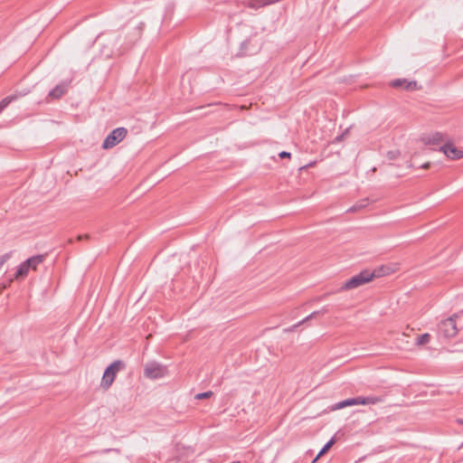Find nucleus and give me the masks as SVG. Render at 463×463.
Listing matches in <instances>:
<instances>
[{"label": "nucleus", "mask_w": 463, "mask_h": 463, "mask_svg": "<svg viewBox=\"0 0 463 463\" xmlns=\"http://www.w3.org/2000/svg\"><path fill=\"white\" fill-rule=\"evenodd\" d=\"M401 155V152L399 150H390L386 153V157L389 160H395L397 159Z\"/></svg>", "instance_id": "obj_23"}, {"label": "nucleus", "mask_w": 463, "mask_h": 463, "mask_svg": "<svg viewBox=\"0 0 463 463\" xmlns=\"http://www.w3.org/2000/svg\"><path fill=\"white\" fill-rule=\"evenodd\" d=\"M327 312H328V307H327V306H325L320 310H317V311L312 312L310 315H308L307 317H305L304 319L299 321L298 324H296V325H294V326H290L288 328H285L283 331L285 333L293 332L297 327H298L300 325L306 323L309 319L315 318L317 316L325 315Z\"/></svg>", "instance_id": "obj_10"}, {"label": "nucleus", "mask_w": 463, "mask_h": 463, "mask_svg": "<svg viewBox=\"0 0 463 463\" xmlns=\"http://www.w3.org/2000/svg\"><path fill=\"white\" fill-rule=\"evenodd\" d=\"M167 374L166 366L157 363L149 362L144 367V376L151 380L161 379Z\"/></svg>", "instance_id": "obj_5"}, {"label": "nucleus", "mask_w": 463, "mask_h": 463, "mask_svg": "<svg viewBox=\"0 0 463 463\" xmlns=\"http://www.w3.org/2000/svg\"><path fill=\"white\" fill-rule=\"evenodd\" d=\"M390 86L392 88H402L407 90H420L416 80H408L406 79H396L390 82Z\"/></svg>", "instance_id": "obj_8"}, {"label": "nucleus", "mask_w": 463, "mask_h": 463, "mask_svg": "<svg viewBox=\"0 0 463 463\" xmlns=\"http://www.w3.org/2000/svg\"><path fill=\"white\" fill-rule=\"evenodd\" d=\"M28 265L29 264H27V261L24 260L18 266L17 270L15 272V279L24 278L27 276V274L30 270V268Z\"/></svg>", "instance_id": "obj_14"}, {"label": "nucleus", "mask_w": 463, "mask_h": 463, "mask_svg": "<svg viewBox=\"0 0 463 463\" xmlns=\"http://www.w3.org/2000/svg\"><path fill=\"white\" fill-rule=\"evenodd\" d=\"M213 395V392L212 391H207V392L197 393L194 396V399H196V400H204V399L211 398Z\"/></svg>", "instance_id": "obj_21"}, {"label": "nucleus", "mask_w": 463, "mask_h": 463, "mask_svg": "<svg viewBox=\"0 0 463 463\" xmlns=\"http://www.w3.org/2000/svg\"><path fill=\"white\" fill-rule=\"evenodd\" d=\"M335 444V439L334 438H331L325 445L324 447L320 449V451L318 452V454L317 455V457L315 458V459L313 460V462L317 461V458H319L321 456H323L325 453H326L329 449Z\"/></svg>", "instance_id": "obj_17"}, {"label": "nucleus", "mask_w": 463, "mask_h": 463, "mask_svg": "<svg viewBox=\"0 0 463 463\" xmlns=\"http://www.w3.org/2000/svg\"><path fill=\"white\" fill-rule=\"evenodd\" d=\"M249 43H250V41H249V40H245V41H243V42L241 43V50L242 52H246V51H247V46H248Z\"/></svg>", "instance_id": "obj_27"}, {"label": "nucleus", "mask_w": 463, "mask_h": 463, "mask_svg": "<svg viewBox=\"0 0 463 463\" xmlns=\"http://www.w3.org/2000/svg\"><path fill=\"white\" fill-rule=\"evenodd\" d=\"M128 135V129L119 127L113 129L104 139L102 144L103 149H109L119 144Z\"/></svg>", "instance_id": "obj_4"}, {"label": "nucleus", "mask_w": 463, "mask_h": 463, "mask_svg": "<svg viewBox=\"0 0 463 463\" xmlns=\"http://www.w3.org/2000/svg\"><path fill=\"white\" fill-rule=\"evenodd\" d=\"M439 150L442 151L447 157L453 160L463 157V151L453 146L449 139L439 146Z\"/></svg>", "instance_id": "obj_6"}, {"label": "nucleus", "mask_w": 463, "mask_h": 463, "mask_svg": "<svg viewBox=\"0 0 463 463\" xmlns=\"http://www.w3.org/2000/svg\"><path fill=\"white\" fill-rule=\"evenodd\" d=\"M83 239H86V240L90 239V235H89V234H85V235H79V236L77 237V240H78V241H81V240H83Z\"/></svg>", "instance_id": "obj_28"}, {"label": "nucleus", "mask_w": 463, "mask_h": 463, "mask_svg": "<svg viewBox=\"0 0 463 463\" xmlns=\"http://www.w3.org/2000/svg\"><path fill=\"white\" fill-rule=\"evenodd\" d=\"M145 28V23L140 22L133 30L131 33H128V43L133 44L136 42H137L142 34Z\"/></svg>", "instance_id": "obj_12"}, {"label": "nucleus", "mask_w": 463, "mask_h": 463, "mask_svg": "<svg viewBox=\"0 0 463 463\" xmlns=\"http://www.w3.org/2000/svg\"><path fill=\"white\" fill-rule=\"evenodd\" d=\"M368 199H364L361 203H357L355 204H354L352 207H350L347 212H351V213H354V212H356L364 207H365L367 204H368Z\"/></svg>", "instance_id": "obj_20"}, {"label": "nucleus", "mask_w": 463, "mask_h": 463, "mask_svg": "<svg viewBox=\"0 0 463 463\" xmlns=\"http://www.w3.org/2000/svg\"><path fill=\"white\" fill-rule=\"evenodd\" d=\"M126 368V364L121 360L112 362L104 371L100 386L104 389H109L115 381L117 374L119 371Z\"/></svg>", "instance_id": "obj_2"}, {"label": "nucleus", "mask_w": 463, "mask_h": 463, "mask_svg": "<svg viewBox=\"0 0 463 463\" xmlns=\"http://www.w3.org/2000/svg\"><path fill=\"white\" fill-rule=\"evenodd\" d=\"M44 260H45L44 254H38V255H34V256L28 258L26 260V261H27V264H29L28 266H29L30 269L35 270L37 269V267L41 263L43 262Z\"/></svg>", "instance_id": "obj_13"}, {"label": "nucleus", "mask_w": 463, "mask_h": 463, "mask_svg": "<svg viewBox=\"0 0 463 463\" xmlns=\"http://www.w3.org/2000/svg\"><path fill=\"white\" fill-rule=\"evenodd\" d=\"M27 93H28V91L22 90V91H20V92H17L16 94L18 95V99H19V98H21V97L25 96Z\"/></svg>", "instance_id": "obj_29"}, {"label": "nucleus", "mask_w": 463, "mask_h": 463, "mask_svg": "<svg viewBox=\"0 0 463 463\" xmlns=\"http://www.w3.org/2000/svg\"><path fill=\"white\" fill-rule=\"evenodd\" d=\"M327 295H328V294H325V295H323V296H321V297L317 298V301H320V300L324 299Z\"/></svg>", "instance_id": "obj_32"}, {"label": "nucleus", "mask_w": 463, "mask_h": 463, "mask_svg": "<svg viewBox=\"0 0 463 463\" xmlns=\"http://www.w3.org/2000/svg\"><path fill=\"white\" fill-rule=\"evenodd\" d=\"M447 136L441 132H433L423 136L421 141L427 146H439L446 141Z\"/></svg>", "instance_id": "obj_7"}, {"label": "nucleus", "mask_w": 463, "mask_h": 463, "mask_svg": "<svg viewBox=\"0 0 463 463\" xmlns=\"http://www.w3.org/2000/svg\"><path fill=\"white\" fill-rule=\"evenodd\" d=\"M316 164V162H312V163H309L308 165H305V166H302V168H307V167H310V166H313L314 165Z\"/></svg>", "instance_id": "obj_31"}, {"label": "nucleus", "mask_w": 463, "mask_h": 463, "mask_svg": "<svg viewBox=\"0 0 463 463\" xmlns=\"http://www.w3.org/2000/svg\"><path fill=\"white\" fill-rule=\"evenodd\" d=\"M354 400L353 398H348V399H345L344 401H341L335 404H334L332 406V410L333 411H335V410H341V409H344L345 407H348V406H353L354 405Z\"/></svg>", "instance_id": "obj_15"}, {"label": "nucleus", "mask_w": 463, "mask_h": 463, "mask_svg": "<svg viewBox=\"0 0 463 463\" xmlns=\"http://www.w3.org/2000/svg\"><path fill=\"white\" fill-rule=\"evenodd\" d=\"M354 401V405H359V404H363V405H365L366 404V397H363V396H358V397H354L353 398Z\"/></svg>", "instance_id": "obj_24"}, {"label": "nucleus", "mask_w": 463, "mask_h": 463, "mask_svg": "<svg viewBox=\"0 0 463 463\" xmlns=\"http://www.w3.org/2000/svg\"><path fill=\"white\" fill-rule=\"evenodd\" d=\"M371 272H376L378 275L374 278H379L381 276H386L389 275L392 272V269L388 266H382L378 269H374L373 270H371Z\"/></svg>", "instance_id": "obj_18"}, {"label": "nucleus", "mask_w": 463, "mask_h": 463, "mask_svg": "<svg viewBox=\"0 0 463 463\" xmlns=\"http://www.w3.org/2000/svg\"><path fill=\"white\" fill-rule=\"evenodd\" d=\"M458 422H459L460 424H463V419L458 420Z\"/></svg>", "instance_id": "obj_33"}, {"label": "nucleus", "mask_w": 463, "mask_h": 463, "mask_svg": "<svg viewBox=\"0 0 463 463\" xmlns=\"http://www.w3.org/2000/svg\"><path fill=\"white\" fill-rule=\"evenodd\" d=\"M430 166V163L427 162L421 165V168L428 169Z\"/></svg>", "instance_id": "obj_30"}, {"label": "nucleus", "mask_w": 463, "mask_h": 463, "mask_svg": "<svg viewBox=\"0 0 463 463\" xmlns=\"http://www.w3.org/2000/svg\"><path fill=\"white\" fill-rule=\"evenodd\" d=\"M8 259H9V254L8 253H5L3 256H1V258H0V269L7 261Z\"/></svg>", "instance_id": "obj_25"}, {"label": "nucleus", "mask_w": 463, "mask_h": 463, "mask_svg": "<svg viewBox=\"0 0 463 463\" xmlns=\"http://www.w3.org/2000/svg\"><path fill=\"white\" fill-rule=\"evenodd\" d=\"M378 274L376 272H371L369 269H364L360 273L353 276L349 279H347L340 288V290H350L360 286H363L370 281H372L375 276Z\"/></svg>", "instance_id": "obj_1"}, {"label": "nucleus", "mask_w": 463, "mask_h": 463, "mask_svg": "<svg viewBox=\"0 0 463 463\" xmlns=\"http://www.w3.org/2000/svg\"><path fill=\"white\" fill-rule=\"evenodd\" d=\"M383 399L380 396H367L366 404H376L382 402Z\"/></svg>", "instance_id": "obj_22"}, {"label": "nucleus", "mask_w": 463, "mask_h": 463, "mask_svg": "<svg viewBox=\"0 0 463 463\" xmlns=\"http://www.w3.org/2000/svg\"><path fill=\"white\" fill-rule=\"evenodd\" d=\"M431 336L430 334L428 333H425V334H422L420 335H419L417 338H416V345H425L427 343L430 342Z\"/></svg>", "instance_id": "obj_19"}, {"label": "nucleus", "mask_w": 463, "mask_h": 463, "mask_svg": "<svg viewBox=\"0 0 463 463\" xmlns=\"http://www.w3.org/2000/svg\"><path fill=\"white\" fill-rule=\"evenodd\" d=\"M71 80L61 81L57 84L53 89H52L48 93V98L52 99H61L68 90Z\"/></svg>", "instance_id": "obj_9"}, {"label": "nucleus", "mask_w": 463, "mask_h": 463, "mask_svg": "<svg viewBox=\"0 0 463 463\" xmlns=\"http://www.w3.org/2000/svg\"><path fill=\"white\" fill-rule=\"evenodd\" d=\"M457 318L458 315L454 314L453 316L444 320H441L438 324L439 335L444 338H452L456 336L458 332V328L456 322Z\"/></svg>", "instance_id": "obj_3"}, {"label": "nucleus", "mask_w": 463, "mask_h": 463, "mask_svg": "<svg viewBox=\"0 0 463 463\" xmlns=\"http://www.w3.org/2000/svg\"><path fill=\"white\" fill-rule=\"evenodd\" d=\"M18 99V95L17 94H12L10 96H7L5 97V99H3L1 101H0V113L5 109L7 108V106L14 101Z\"/></svg>", "instance_id": "obj_16"}, {"label": "nucleus", "mask_w": 463, "mask_h": 463, "mask_svg": "<svg viewBox=\"0 0 463 463\" xmlns=\"http://www.w3.org/2000/svg\"><path fill=\"white\" fill-rule=\"evenodd\" d=\"M145 28V23L140 22L133 30L131 33H128V43L133 44L136 42H137L142 34Z\"/></svg>", "instance_id": "obj_11"}, {"label": "nucleus", "mask_w": 463, "mask_h": 463, "mask_svg": "<svg viewBox=\"0 0 463 463\" xmlns=\"http://www.w3.org/2000/svg\"><path fill=\"white\" fill-rule=\"evenodd\" d=\"M279 158L281 159H284V158H290L291 157V154L289 152H287V151H282L279 154Z\"/></svg>", "instance_id": "obj_26"}]
</instances>
